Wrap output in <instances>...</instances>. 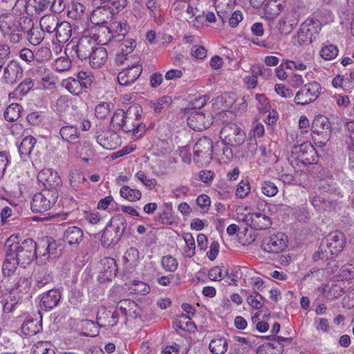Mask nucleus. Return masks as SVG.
Returning <instances> with one entry per match:
<instances>
[{
    "instance_id": "nucleus-1",
    "label": "nucleus",
    "mask_w": 354,
    "mask_h": 354,
    "mask_svg": "<svg viewBox=\"0 0 354 354\" xmlns=\"http://www.w3.org/2000/svg\"><path fill=\"white\" fill-rule=\"evenodd\" d=\"M345 238L342 232L334 231L328 234L322 241L319 250L313 254L315 261L327 260L333 255L340 252L345 245Z\"/></svg>"
},
{
    "instance_id": "nucleus-2",
    "label": "nucleus",
    "mask_w": 354,
    "mask_h": 354,
    "mask_svg": "<svg viewBox=\"0 0 354 354\" xmlns=\"http://www.w3.org/2000/svg\"><path fill=\"white\" fill-rule=\"evenodd\" d=\"M10 241V238L6 244L10 257H13L21 266L30 264L37 255V243L31 239L9 244Z\"/></svg>"
},
{
    "instance_id": "nucleus-3",
    "label": "nucleus",
    "mask_w": 354,
    "mask_h": 354,
    "mask_svg": "<svg viewBox=\"0 0 354 354\" xmlns=\"http://www.w3.org/2000/svg\"><path fill=\"white\" fill-rule=\"evenodd\" d=\"M317 153L314 147L310 142H303L300 145L295 146L289 158L290 164L293 167L306 166L315 162Z\"/></svg>"
},
{
    "instance_id": "nucleus-4",
    "label": "nucleus",
    "mask_w": 354,
    "mask_h": 354,
    "mask_svg": "<svg viewBox=\"0 0 354 354\" xmlns=\"http://www.w3.org/2000/svg\"><path fill=\"white\" fill-rule=\"evenodd\" d=\"M32 26V19L28 17L17 18L12 15L0 16V30L8 34L12 32H26Z\"/></svg>"
},
{
    "instance_id": "nucleus-5",
    "label": "nucleus",
    "mask_w": 354,
    "mask_h": 354,
    "mask_svg": "<svg viewBox=\"0 0 354 354\" xmlns=\"http://www.w3.org/2000/svg\"><path fill=\"white\" fill-rule=\"evenodd\" d=\"M330 124L328 119L323 115H317L312 123V138L315 145L324 146L330 136Z\"/></svg>"
},
{
    "instance_id": "nucleus-6",
    "label": "nucleus",
    "mask_w": 354,
    "mask_h": 354,
    "mask_svg": "<svg viewBox=\"0 0 354 354\" xmlns=\"http://www.w3.org/2000/svg\"><path fill=\"white\" fill-rule=\"evenodd\" d=\"M321 22L313 18H308L304 21L297 32V42L299 45H307L316 39L322 30Z\"/></svg>"
},
{
    "instance_id": "nucleus-7",
    "label": "nucleus",
    "mask_w": 354,
    "mask_h": 354,
    "mask_svg": "<svg viewBox=\"0 0 354 354\" xmlns=\"http://www.w3.org/2000/svg\"><path fill=\"white\" fill-rule=\"evenodd\" d=\"M213 142L207 137L201 138L194 147V160L202 166L207 165L213 158Z\"/></svg>"
},
{
    "instance_id": "nucleus-8",
    "label": "nucleus",
    "mask_w": 354,
    "mask_h": 354,
    "mask_svg": "<svg viewBox=\"0 0 354 354\" xmlns=\"http://www.w3.org/2000/svg\"><path fill=\"white\" fill-rule=\"evenodd\" d=\"M220 138L223 145L237 147L245 141V133L237 124L228 123L222 127Z\"/></svg>"
},
{
    "instance_id": "nucleus-9",
    "label": "nucleus",
    "mask_w": 354,
    "mask_h": 354,
    "mask_svg": "<svg viewBox=\"0 0 354 354\" xmlns=\"http://www.w3.org/2000/svg\"><path fill=\"white\" fill-rule=\"evenodd\" d=\"M58 194L56 192L42 190L34 194L31 201V210L33 212L42 213L50 209L57 202Z\"/></svg>"
},
{
    "instance_id": "nucleus-10",
    "label": "nucleus",
    "mask_w": 354,
    "mask_h": 354,
    "mask_svg": "<svg viewBox=\"0 0 354 354\" xmlns=\"http://www.w3.org/2000/svg\"><path fill=\"white\" fill-rule=\"evenodd\" d=\"M321 93L320 84L312 82L305 84L296 93L294 101L297 104L306 105L314 102Z\"/></svg>"
},
{
    "instance_id": "nucleus-11",
    "label": "nucleus",
    "mask_w": 354,
    "mask_h": 354,
    "mask_svg": "<svg viewBox=\"0 0 354 354\" xmlns=\"http://www.w3.org/2000/svg\"><path fill=\"white\" fill-rule=\"evenodd\" d=\"M37 180L44 187V190L50 191L51 193L56 192L59 195L62 183L57 171L44 169L39 172Z\"/></svg>"
},
{
    "instance_id": "nucleus-12",
    "label": "nucleus",
    "mask_w": 354,
    "mask_h": 354,
    "mask_svg": "<svg viewBox=\"0 0 354 354\" xmlns=\"http://www.w3.org/2000/svg\"><path fill=\"white\" fill-rule=\"evenodd\" d=\"M287 242V236L281 232H278L266 237L262 242L261 248L269 253H279L284 250Z\"/></svg>"
},
{
    "instance_id": "nucleus-13",
    "label": "nucleus",
    "mask_w": 354,
    "mask_h": 354,
    "mask_svg": "<svg viewBox=\"0 0 354 354\" xmlns=\"http://www.w3.org/2000/svg\"><path fill=\"white\" fill-rule=\"evenodd\" d=\"M96 39L91 36H84L79 39L71 48L76 56L81 60L88 59L91 53L97 47Z\"/></svg>"
},
{
    "instance_id": "nucleus-14",
    "label": "nucleus",
    "mask_w": 354,
    "mask_h": 354,
    "mask_svg": "<svg viewBox=\"0 0 354 354\" xmlns=\"http://www.w3.org/2000/svg\"><path fill=\"white\" fill-rule=\"evenodd\" d=\"M187 124L195 131H203L209 128L212 124V117L209 113L206 115L201 111H194L188 117Z\"/></svg>"
},
{
    "instance_id": "nucleus-15",
    "label": "nucleus",
    "mask_w": 354,
    "mask_h": 354,
    "mask_svg": "<svg viewBox=\"0 0 354 354\" xmlns=\"http://www.w3.org/2000/svg\"><path fill=\"white\" fill-rule=\"evenodd\" d=\"M141 107L138 105L130 106L126 111V117L122 131L127 133L135 132L140 127V113Z\"/></svg>"
},
{
    "instance_id": "nucleus-16",
    "label": "nucleus",
    "mask_w": 354,
    "mask_h": 354,
    "mask_svg": "<svg viewBox=\"0 0 354 354\" xmlns=\"http://www.w3.org/2000/svg\"><path fill=\"white\" fill-rule=\"evenodd\" d=\"M142 66L138 64H133L120 72L118 81L121 86H129L133 84L141 75Z\"/></svg>"
},
{
    "instance_id": "nucleus-17",
    "label": "nucleus",
    "mask_w": 354,
    "mask_h": 354,
    "mask_svg": "<svg viewBox=\"0 0 354 354\" xmlns=\"http://www.w3.org/2000/svg\"><path fill=\"white\" fill-rule=\"evenodd\" d=\"M23 75V69L15 61L10 62L3 68L1 82L4 84H12Z\"/></svg>"
},
{
    "instance_id": "nucleus-18",
    "label": "nucleus",
    "mask_w": 354,
    "mask_h": 354,
    "mask_svg": "<svg viewBox=\"0 0 354 354\" xmlns=\"http://www.w3.org/2000/svg\"><path fill=\"white\" fill-rule=\"evenodd\" d=\"M245 221L255 230H266L271 227V218L261 212H252L245 216Z\"/></svg>"
},
{
    "instance_id": "nucleus-19",
    "label": "nucleus",
    "mask_w": 354,
    "mask_h": 354,
    "mask_svg": "<svg viewBox=\"0 0 354 354\" xmlns=\"http://www.w3.org/2000/svg\"><path fill=\"white\" fill-rule=\"evenodd\" d=\"M118 322L117 311L107 310L104 307L99 308L97 313V324L100 327H112Z\"/></svg>"
},
{
    "instance_id": "nucleus-20",
    "label": "nucleus",
    "mask_w": 354,
    "mask_h": 354,
    "mask_svg": "<svg viewBox=\"0 0 354 354\" xmlns=\"http://www.w3.org/2000/svg\"><path fill=\"white\" fill-rule=\"evenodd\" d=\"M100 272L104 280L111 281L118 272V266L113 258L104 257L99 264Z\"/></svg>"
},
{
    "instance_id": "nucleus-21",
    "label": "nucleus",
    "mask_w": 354,
    "mask_h": 354,
    "mask_svg": "<svg viewBox=\"0 0 354 354\" xmlns=\"http://www.w3.org/2000/svg\"><path fill=\"white\" fill-rule=\"evenodd\" d=\"M95 9L91 15V21L95 25H102L106 24L111 18L113 13L111 10L100 5H95Z\"/></svg>"
},
{
    "instance_id": "nucleus-22",
    "label": "nucleus",
    "mask_w": 354,
    "mask_h": 354,
    "mask_svg": "<svg viewBox=\"0 0 354 354\" xmlns=\"http://www.w3.org/2000/svg\"><path fill=\"white\" fill-rule=\"evenodd\" d=\"M89 64L93 68H99L104 66L107 60L108 54L106 50L98 44L88 57Z\"/></svg>"
},
{
    "instance_id": "nucleus-23",
    "label": "nucleus",
    "mask_w": 354,
    "mask_h": 354,
    "mask_svg": "<svg viewBox=\"0 0 354 354\" xmlns=\"http://www.w3.org/2000/svg\"><path fill=\"white\" fill-rule=\"evenodd\" d=\"M61 294L57 289H50L41 297L40 305L46 310H51L59 303Z\"/></svg>"
},
{
    "instance_id": "nucleus-24",
    "label": "nucleus",
    "mask_w": 354,
    "mask_h": 354,
    "mask_svg": "<svg viewBox=\"0 0 354 354\" xmlns=\"http://www.w3.org/2000/svg\"><path fill=\"white\" fill-rule=\"evenodd\" d=\"M117 308L121 313L130 318H136L139 315L140 308L137 304L130 299L120 300L117 305Z\"/></svg>"
},
{
    "instance_id": "nucleus-25",
    "label": "nucleus",
    "mask_w": 354,
    "mask_h": 354,
    "mask_svg": "<svg viewBox=\"0 0 354 354\" xmlns=\"http://www.w3.org/2000/svg\"><path fill=\"white\" fill-rule=\"evenodd\" d=\"M82 230L76 226L68 227L63 235V240L70 245H77L83 240Z\"/></svg>"
},
{
    "instance_id": "nucleus-26",
    "label": "nucleus",
    "mask_w": 354,
    "mask_h": 354,
    "mask_svg": "<svg viewBox=\"0 0 354 354\" xmlns=\"http://www.w3.org/2000/svg\"><path fill=\"white\" fill-rule=\"evenodd\" d=\"M119 138L115 133L106 131L97 136V142L104 149H113L118 145Z\"/></svg>"
},
{
    "instance_id": "nucleus-27",
    "label": "nucleus",
    "mask_w": 354,
    "mask_h": 354,
    "mask_svg": "<svg viewBox=\"0 0 354 354\" xmlns=\"http://www.w3.org/2000/svg\"><path fill=\"white\" fill-rule=\"evenodd\" d=\"M59 23L58 17L53 14L45 15L39 20L41 29L48 33L55 32Z\"/></svg>"
},
{
    "instance_id": "nucleus-28",
    "label": "nucleus",
    "mask_w": 354,
    "mask_h": 354,
    "mask_svg": "<svg viewBox=\"0 0 354 354\" xmlns=\"http://www.w3.org/2000/svg\"><path fill=\"white\" fill-rule=\"evenodd\" d=\"M55 32L57 41L65 43L72 35L71 25L66 21H59Z\"/></svg>"
},
{
    "instance_id": "nucleus-29",
    "label": "nucleus",
    "mask_w": 354,
    "mask_h": 354,
    "mask_svg": "<svg viewBox=\"0 0 354 354\" xmlns=\"http://www.w3.org/2000/svg\"><path fill=\"white\" fill-rule=\"evenodd\" d=\"M94 5H100L118 13L127 6V0H93Z\"/></svg>"
},
{
    "instance_id": "nucleus-30",
    "label": "nucleus",
    "mask_w": 354,
    "mask_h": 354,
    "mask_svg": "<svg viewBox=\"0 0 354 354\" xmlns=\"http://www.w3.org/2000/svg\"><path fill=\"white\" fill-rule=\"evenodd\" d=\"M312 205L319 210H330L335 205V203L327 196H316L312 199Z\"/></svg>"
},
{
    "instance_id": "nucleus-31",
    "label": "nucleus",
    "mask_w": 354,
    "mask_h": 354,
    "mask_svg": "<svg viewBox=\"0 0 354 354\" xmlns=\"http://www.w3.org/2000/svg\"><path fill=\"white\" fill-rule=\"evenodd\" d=\"M284 0H268L264 6V11L268 17L278 15L283 10Z\"/></svg>"
},
{
    "instance_id": "nucleus-32",
    "label": "nucleus",
    "mask_w": 354,
    "mask_h": 354,
    "mask_svg": "<svg viewBox=\"0 0 354 354\" xmlns=\"http://www.w3.org/2000/svg\"><path fill=\"white\" fill-rule=\"evenodd\" d=\"M9 251L6 248V259L2 266V272L5 277H10L17 270V266L21 265L13 257H10Z\"/></svg>"
},
{
    "instance_id": "nucleus-33",
    "label": "nucleus",
    "mask_w": 354,
    "mask_h": 354,
    "mask_svg": "<svg viewBox=\"0 0 354 354\" xmlns=\"http://www.w3.org/2000/svg\"><path fill=\"white\" fill-rule=\"evenodd\" d=\"M290 15H293V14L288 13L279 20L277 28L281 33L286 34L289 32L293 28V26L297 24V19L295 18L294 20H290Z\"/></svg>"
},
{
    "instance_id": "nucleus-34",
    "label": "nucleus",
    "mask_w": 354,
    "mask_h": 354,
    "mask_svg": "<svg viewBox=\"0 0 354 354\" xmlns=\"http://www.w3.org/2000/svg\"><path fill=\"white\" fill-rule=\"evenodd\" d=\"M228 344L225 338H214L211 340L209 348L213 354H223L227 351Z\"/></svg>"
},
{
    "instance_id": "nucleus-35",
    "label": "nucleus",
    "mask_w": 354,
    "mask_h": 354,
    "mask_svg": "<svg viewBox=\"0 0 354 354\" xmlns=\"http://www.w3.org/2000/svg\"><path fill=\"white\" fill-rule=\"evenodd\" d=\"M120 195L131 202L139 201L142 197V193L139 189L131 188L128 185H124L120 188Z\"/></svg>"
},
{
    "instance_id": "nucleus-36",
    "label": "nucleus",
    "mask_w": 354,
    "mask_h": 354,
    "mask_svg": "<svg viewBox=\"0 0 354 354\" xmlns=\"http://www.w3.org/2000/svg\"><path fill=\"white\" fill-rule=\"evenodd\" d=\"M62 138L68 142L76 141L79 138L80 133L74 126H64L59 131Z\"/></svg>"
},
{
    "instance_id": "nucleus-37",
    "label": "nucleus",
    "mask_w": 354,
    "mask_h": 354,
    "mask_svg": "<svg viewBox=\"0 0 354 354\" xmlns=\"http://www.w3.org/2000/svg\"><path fill=\"white\" fill-rule=\"evenodd\" d=\"M22 108L17 103L10 104L5 110L3 115L8 122H14L21 115Z\"/></svg>"
},
{
    "instance_id": "nucleus-38",
    "label": "nucleus",
    "mask_w": 354,
    "mask_h": 354,
    "mask_svg": "<svg viewBox=\"0 0 354 354\" xmlns=\"http://www.w3.org/2000/svg\"><path fill=\"white\" fill-rule=\"evenodd\" d=\"M35 143L36 140L34 137L29 136L24 138L19 147V152L21 156L30 155Z\"/></svg>"
},
{
    "instance_id": "nucleus-39",
    "label": "nucleus",
    "mask_w": 354,
    "mask_h": 354,
    "mask_svg": "<svg viewBox=\"0 0 354 354\" xmlns=\"http://www.w3.org/2000/svg\"><path fill=\"white\" fill-rule=\"evenodd\" d=\"M41 329V325L38 322L33 319L25 321L21 325V332L26 336H32L37 334Z\"/></svg>"
},
{
    "instance_id": "nucleus-40",
    "label": "nucleus",
    "mask_w": 354,
    "mask_h": 354,
    "mask_svg": "<svg viewBox=\"0 0 354 354\" xmlns=\"http://www.w3.org/2000/svg\"><path fill=\"white\" fill-rule=\"evenodd\" d=\"M31 289V280L27 277H21L12 289L15 293H19L22 295L28 294Z\"/></svg>"
},
{
    "instance_id": "nucleus-41",
    "label": "nucleus",
    "mask_w": 354,
    "mask_h": 354,
    "mask_svg": "<svg viewBox=\"0 0 354 354\" xmlns=\"http://www.w3.org/2000/svg\"><path fill=\"white\" fill-rule=\"evenodd\" d=\"M183 239L185 242V246L183 248V254L185 257L191 258L196 253L195 241L190 233L183 234Z\"/></svg>"
},
{
    "instance_id": "nucleus-42",
    "label": "nucleus",
    "mask_w": 354,
    "mask_h": 354,
    "mask_svg": "<svg viewBox=\"0 0 354 354\" xmlns=\"http://www.w3.org/2000/svg\"><path fill=\"white\" fill-rule=\"evenodd\" d=\"M33 354H55L52 344L47 341H39L35 343L32 348Z\"/></svg>"
},
{
    "instance_id": "nucleus-43",
    "label": "nucleus",
    "mask_w": 354,
    "mask_h": 354,
    "mask_svg": "<svg viewBox=\"0 0 354 354\" xmlns=\"http://www.w3.org/2000/svg\"><path fill=\"white\" fill-rule=\"evenodd\" d=\"M339 50L333 44L324 45L319 51V55L325 60L330 61L335 59L338 55Z\"/></svg>"
},
{
    "instance_id": "nucleus-44",
    "label": "nucleus",
    "mask_w": 354,
    "mask_h": 354,
    "mask_svg": "<svg viewBox=\"0 0 354 354\" xmlns=\"http://www.w3.org/2000/svg\"><path fill=\"white\" fill-rule=\"evenodd\" d=\"M85 12V7L80 3L73 2L68 10V17L75 20L82 19Z\"/></svg>"
},
{
    "instance_id": "nucleus-45",
    "label": "nucleus",
    "mask_w": 354,
    "mask_h": 354,
    "mask_svg": "<svg viewBox=\"0 0 354 354\" xmlns=\"http://www.w3.org/2000/svg\"><path fill=\"white\" fill-rule=\"evenodd\" d=\"M26 32L29 42L34 46L39 45L44 39V32L33 26Z\"/></svg>"
},
{
    "instance_id": "nucleus-46",
    "label": "nucleus",
    "mask_w": 354,
    "mask_h": 354,
    "mask_svg": "<svg viewBox=\"0 0 354 354\" xmlns=\"http://www.w3.org/2000/svg\"><path fill=\"white\" fill-rule=\"evenodd\" d=\"M63 86L73 95H78L82 90V82L73 77L65 80Z\"/></svg>"
},
{
    "instance_id": "nucleus-47",
    "label": "nucleus",
    "mask_w": 354,
    "mask_h": 354,
    "mask_svg": "<svg viewBox=\"0 0 354 354\" xmlns=\"http://www.w3.org/2000/svg\"><path fill=\"white\" fill-rule=\"evenodd\" d=\"M111 30L118 37H124L129 32V26L126 20L115 21L111 24Z\"/></svg>"
},
{
    "instance_id": "nucleus-48",
    "label": "nucleus",
    "mask_w": 354,
    "mask_h": 354,
    "mask_svg": "<svg viewBox=\"0 0 354 354\" xmlns=\"http://www.w3.org/2000/svg\"><path fill=\"white\" fill-rule=\"evenodd\" d=\"M126 117V111L123 109H118L111 118V124L116 130H122Z\"/></svg>"
},
{
    "instance_id": "nucleus-49",
    "label": "nucleus",
    "mask_w": 354,
    "mask_h": 354,
    "mask_svg": "<svg viewBox=\"0 0 354 354\" xmlns=\"http://www.w3.org/2000/svg\"><path fill=\"white\" fill-rule=\"evenodd\" d=\"M111 223L115 228V234L117 238H121L127 228V223L124 218L117 216L112 218Z\"/></svg>"
},
{
    "instance_id": "nucleus-50",
    "label": "nucleus",
    "mask_w": 354,
    "mask_h": 354,
    "mask_svg": "<svg viewBox=\"0 0 354 354\" xmlns=\"http://www.w3.org/2000/svg\"><path fill=\"white\" fill-rule=\"evenodd\" d=\"M261 193L268 197L274 196L278 193V187L270 180L263 181L261 184Z\"/></svg>"
},
{
    "instance_id": "nucleus-51",
    "label": "nucleus",
    "mask_w": 354,
    "mask_h": 354,
    "mask_svg": "<svg viewBox=\"0 0 354 354\" xmlns=\"http://www.w3.org/2000/svg\"><path fill=\"white\" fill-rule=\"evenodd\" d=\"M71 186L75 190L78 189L80 185L85 181L84 174L77 170L71 171L69 175Z\"/></svg>"
},
{
    "instance_id": "nucleus-52",
    "label": "nucleus",
    "mask_w": 354,
    "mask_h": 354,
    "mask_svg": "<svg viewBox=\"0 0 354 354\" xmlns=\"http://www.w3.org/2000/svg\"><path fill=\"white\" fill-rule=\"evenodd\" d=\"M120 240L115 234L113 236V232L110 230L105 229L101 236V242L104 247L109 248L111 245H115Z\"/></svg>"
},
{
    "instance_id": "nucleus-53",
    "label": "nucleus",
    "mask_w": 354,
    "mask_h": 354,
    "mask_svg": "<svg viewBox=\"0 0 354 354\" xmlns=\"http://www.w3.org/2000/svg\"><path fill=\"white\" fill-rule=\"evenodd\" d=\"M78 153L80 158L88 162L94 156V151L91 148L89 143L84 142L83 145H80L77 149Z\"/></svg>"
},
{
    "instance_id": "nucleus-54",
    "label": "nucleus",
    "mask_w": 354,
    "mask_h": 354,
    "mask_svg": "<svg viewBox=\"0 0 354 354\" xmlns=\"http://www.w3.org/2000/svg\"><path fill=\"white\" fill-rule=\"evenodd\" d=\"M71 66V61L66 57H61L56 59L53 64V68L56 71L64 72L69 70Z\"/></svg>"
},
{
    "instance_id": "nucleus-55",
    "label": "nucleus",
    "mask_w": 354,
    "mask_h": 354,
    "mask_svg": "<svg viewBox=\"0 0 354 354\" xmlns=\"http://www.w3.org/2000/svg\"><path fill=\"white\" fill-rule=\"evenodd\" d=\"M279 179L284 183L290 184L295 180V177L292 171H288V168L280 166L277 169Z\"/></svg>"
},
{
    "instance_id": "nucleus-56",
    "label": "nucleus",
    "mask_w": 354,
    "mask_h": 354,
    "mask_svg": "<svg viewBox=\"0 0 354 354\" xmlns=\"http://www.w3.org/2000/svg\"><path fill=\"white\" fill-rule=\"evenodd\" d=\"M227 275H228V272L223 270L222 268L219 266L212 268L208 272V277L212 281H221Z\"/></svg>"
},
{
    "instance_id": "nucleus-57",
    "label": "nucleus",
    "mask_w": 354,
    "mask_h": 354,
    "mask_svg": "<svg viewBox=\"0 0 354 354\" xmlns=\"http://www.w3.org/2000/svg\"><path fill=\"white\" fill-rule=\"evenodd\" d=\"M135 177L138 180L141 181L142 183L149 189H153L157 185L156 180L153 178H148L143 171H138L136 174Z\"/></svg>"
},
{
    "instance_id": "nucleus-58",
    "label": "nucleus",
    "mask_w": 354,
    "mask_h": 354,
    "mask_svg": "<svg viewBox=\"0 0 354 354\" xmlns=\"http://www.w3.org/2000/svg\"><path fill=\"white\" fill-rule=\"evenodd\" d=\"M42 248L45 249V251H47L49 257L57 254V243L51 237L42 239Z\"/></svg>"
},
{
    "instance_id": "nucleus-59",
    "label": "nucleus",
    "mask_w": 354,
    "mask_h": 354,
    "mask_svg": "<svg viewBox=\"0 0 354 354\" xmlns=\"http://www.w3.org/2000/svg\"><path fill=\"white\" fill-rule=\"evenodd\" d=\"M254 294L248 297L247 302L253 308L260 309L263 306L264 298L257 292H254Z\"/></svg>"
},
{
    "instance_id": "nucleus-60",
    "label": "nucleus",
    "mask_w": 354,
    "mask_h": 354,
    "mask_svg": "<svg viewBox=\"0 0 354 354\" xmlns=\"http://www.w3.org/2000/svg\"><path fill=\"white\" fill-rule=\"evenodd\" d=\"M35 53V60L39 62L48 61L52 56L51 50L46 46L39 47Z\"/></svg>"
},
{
    "instance_id": "nucleus-61",
    "label": "nucleus",
    "mask_w": 354,
    "mask_h": 354,
    "mask_svg": "<svg viewBox=\"0 0 354 354\" xmlns=\"http://www.w3.org/2000/svg\"><path fill=\"white\" fill-rule=\"evenodd\" d=\"M162 266L167 271L174 272L176 270L178 263L174 257L165 256L162 259Z\"/></svg>"
},
{
    "instance_id": "nucleus-62",
    "label": "nucleus",
    "mask_w": 354,
    "mask_h": 354,
    "mask_svg": "<svg viewBox=\"0 0 354 354\" xmlns=\"http://www.w3.org/2000/svg\"><path fill=\"white\" fill-rule=\"evenodd\" d=\"M250 192V185L248 182L242 180L239 183L236 190V196L239 198L246 197Z\"/></svg>"
},
{
    "instance_id": "nucleus-63",
    "label": "nucleus",
    "mask_w": 354,
    "mask_h": 354,
    "mask_svg": "<svg viewBox=\"0 0 354 354\" xmlns=\"http://www.w3.org/2000/svg\"><path fill=\"white\" fill-rule=\"evenodd\" d=\"M255 97L258 102L257 108L261 112L266 113L270 111V105L265 95L257 94Z\"/></svg>"
},
{
    "instance_id": "nucleus-64",
    "label": "nucleus",
    "mask_w": 354,
    "mask_h": 354,
    "mask_svg": "<svg viewBox=\"0 0 354 354\" xmlns=\"http://www.w3.org/2000/svg\"><path fill=\"white\" fill-rule=\"evenodd\" d=\"M34 86L33 80L30 78L24 79L17 86L16 91L21 95L26 94Z\"/></svg>"
}]
</instances>
